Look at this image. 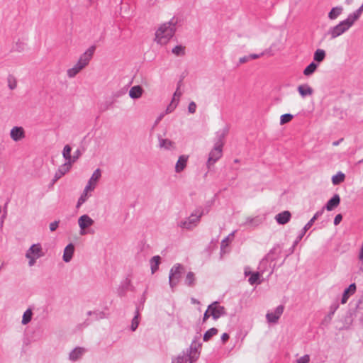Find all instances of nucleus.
<instances>
[{"label":"nucleus","instance_id":"f257e3e1","mask_svg":"<svg viewBox=\"0 0 363 363\" xmlns=\"http://www.w3.org/2000/svg\"><path fill=\"white\" fill-rule=\"evenodd\" d=\"M178 18L173 16L168 22L162 24L155 33V40L159 44H166L174 35Z\"/></svg>","mask_w":363,"mask_h":363},{"label":"nucleus","instance_id":"f03ea898","mask_svg":"<svg viewBox=\"0 0 363 363\" xmlns=\"http://www.w3.org/2000/svg\"><path fill=\"white\" fill-rule=\"evenodd\" d=\"M96 46H90L83 54H82L77 62L67 70V74L69 78L74 77L82 69L89 65L95 52Z\"/></svg>","mask_w":363,"mask_h":363},{"label":"nucleus","instance_id":"7ed1b4c3","mask_svg":"<svg viewBox=\"0 0 363 363\" xmlns=\"http://www.w3.org/2000/svg\"><path fill=\"white\" fill-rule=\"evenodd\" d=\"M206 213L207 211L203 207H197L189 217L181 220L178 225L182 229L192 230L199 224L201 217Z\"/></svg>","mask_w":363,"mask_h":363},{"label":"nucleus","instance_id":"20e7f679","mask_svg":"<svg viewBox=\"0 0 363 363\" xmlns=\"http://www.w3.org/2000/svg\"><path fill=\"white\" fill-rule=\"evenodd\" d=\"M199 355L200 352L197 348L190 347L186 350L174 356L171 363H194L199 359Z\"/></svg>","mask_w":363,"mask_h":363},{"label":"nucleus","instance_id":"39448f33","mask_svg":"<svg viewBox=\"0 0 363 363\" xmlns=\"http://www.w3.org/2000/svg\"><path fill=\"white\" fill-rule=\"evenodd\" d=\"M45 252L40 243H34L31 245L25 253V257L28 260L29 267H33L36 264L38 259L44 257Z\"/></svg>","mask_w":363,"mask_h":363},{"label":"nucleus","instance_id":"423d86ee","mask_svg":"<svg viewBox=\"0 0 363 363\" xmlns=\"http://www.w3.org/2000/svg\"><path fill=\"white\" fill-rule=\"evenodd\" d=\"M223 148L218 146H215L210 150L207 161L206 163V168L210 170L214 166V164L223 157Z\"/></svg>","mask_w":363,"mask_h":363},{"label":"nucleus","instance_id":"0eeeda50","mask_svg":"<svg viewBox=\"0 0 363 363\" xmlns=\"http://www.w3.org/2000/svg\"><path fill=\"white\" fill-rule=\"evenodd\" d=\"M79 228V235L83 236L89 233V228L94 225V220L89 215L83 214L77 219Z\"/></svg>","mask_w":363,"mask_h":363},{"label":"nucleus","instance_id":"6e6552de","mask_svg":"<svg viewBox=\"0 0 363 363\" xmlns=\"http://www.w3.org/2000/svg\"><path fill=\"white\" fill-rule=\"evenodd\" d=\"M183 272L184 267L180 264H176L171 268L169 275V283L172 289H174L178 284Z\"/></svg>","mask_w":363,"mask_h":363},{"label":"nucleus","instance_id":"1a4fd4ad","mask_svg":"<svg viewBox=\"0 0 363 363\" xmlns=\"http://www.w3.org/2000/svg\"><path fill=\"white\" fill-rule=\"evenodd\" d=\"M324 211V208H322L320 211H317L313 218L305 225V226L301 230L300 235L296 238L295 241L294 242L293 246L291 249V253L294 252L295 247L296 245L301 241L305 233L311 228L313 225L314 222L320 217Z\"/></svg>","mask_w":363,"mask_h":363},{"label":"nucleus","instance_id":"9d476101","mask_svg":"<svg viewBox=\"0 0 363 363\" xmlns=\"http://www.w3.org/2000/svg\"><path fill=\"white\" fill-rule=\"evenodd\" d=\"M229 131L228 125H225L222 128L218 130L216 133V135L213 140V145L215 146L223 147L225 145V138L227 136Z\"/></svg>","mask_w":363,"mask_h":363},{"label":"nucleus","instance_id":"9b49d317","mask_svg":"<svg viewBox=\"0 0 363 363\" xmlns=\"http://www.w3.org/2000/svg\"><path fill=\"white\" fill-rule=\"evenodd\" d=\"M348 30L349 29L346 27L343 22L340 21L337 25L333 27H330L325 35H329L330 36V39H335Z\"/></svg>","mask_w":363,"mask_h":363},{"label":"nucleus","instance_id":"f8f14e48","mask_svg":"<svg viewBox=\"0 0 363 363\" xmlns=\"http://www.w3.org/2000/svg\"><path fill=\"white\" fill-rule=\"evenodd\" d=\"M284 306L280 305L266 314V319L269 323H277L284 312Z\"/></svg>","mask_w":363,"mask_h":363},{"label":"nucleus","instance_id":"ddd939ff","mask_svg":"<svg viewBox=\"0 0 363 363\" xmlns=\"http://www.w3.org/2000/svg\"><path fill=\"white\" fill-rule=\"evenodd\" d=\"M101 177V170L99 168H97L92 173L91 177L89 178L86 185V189H91L94 191L97 186L98 182H99Z\"/></svg>","mask_w":363,"mask_h":363},{"label":"nucleus","instance_id":"4468645a","mask_svg":"<svg viewBox=\"0 0 363 363\" xmlns=\"http://www.w3.org/2000/svg\"><path fill=\"white\" fill-rule=\"evenodd\" d=\"M208 308L211 311V316L215 320L219 318L225 314L224 307L219 305L218 302H213L209 305Z\"/></svg>","mask_w":363,"mask_h":363},{"label":"nucleus","instance_id":"2eb2a0df","mask_svg":"<svg viewBox=\"0 0 363 363\" xmlns=\"http://www.w3.org/2000/svg\"><path fill=\"white\" fill-rule=\"evenodd\" d=\"M189 160V156L182 155L178 157V160L174 166V172L177 174L182 172L186 167Z\"/></svg>","mask_w":363,"mask_h":363},{"label":"nucleus","instance_id":"dca6fc26","mask_svg":"<svg viewBox=\"0 0 363 363\" xmlns=\"http://www.w3.org/2000/svg\"><path fill=\"white\" fill-rule=\"evenodd\" d=\"M158 147L160 149L168 151L174 150L176 148L175 143L173 141L160 136L158 138Z\"/></svg>","mask_w":363,"mask_h":363},{"label":"nucleus","instance_id":"f3484780","mask_svg":"<svg viewBox=\"0 0 363 363\" xmlns=\"http://www.w3.org/2000/svg\"><path fill=\"white\" fill-rule=\"evenodd\" d=\"M75 247L74 244H68L63 250L62 260L66 263L69 262L72 259Z\"/></svg>","mask_w":363,"mask_h":363},{"label":"nucleus","instance_id":"a211bd4d","mask_svg":"<svg viewBox=\"0 0 363 363\" xmlns=\"http://www.w3.org/2000/svg\"><path fill=\"white\" fill-rule=\"evenodd\" d=\"M10 136L11 139L15 142L23 140L25 138V132L23 128L18 126L13 127L11 130Z\"/></svg>","mask_w":363,"mask_h":363},{"label":"nucleus","instance_id":"6ab92c4d","mask_svg":"<svg viewBox=\"0 0 363 363\" xmlns=\"http://www.w3.org/2000/svg\"><path fill=\"white\" fill-rule=\"evenodd\" d=\"M279 252H277V247H273L269 253L265 256V257L262 260L261 264H264L265 262H270V267L273 269L275 267V264L273 266L271 265L272 262L276 260L278 257Z\"/></svg>","mask_w":363,"mask_h":363},{"label":"nucleus","instance_id":"aec40b11","mask_svg":"<svg viewBox=\"0 0 363 363\" xmlns=\"http://www.w3.org/2000/svg\"><path fill=\"white\" fill-rule=\"evenodd\" d=\"M291 217V214L289 211H282L275 216L276 221L280 225H284L287 223Z\"/></svg>","mask_w":363,"mask_h":363},{"label":"nucleus","instance_id":"412c9836","mask_svg":"<svg viewBox=\"0 0 363 363\" xmlns=\"http://www.w3.org/2000/svg\"><path fill=\"white\" fill-rule=\"evenodd\" d=\"M340 202V198L339 195L335 194L326 203L325 208L328 211H333L334 208L338 206Z\"/></svg>","mask_w":363,"mask_h":363},{"label":"nucleus","instance_id":"4be33fe9","mask_svg":"<svg viewBox=\"0 0 363 363\" xmlns=\"http://www.w3.org/2000/svg\"><path fill=\"white\" fill-rule=\"evenodd\" d=\"M298 92L303 98L313 94V89L307 84L299 85L297 88Z\"/></svg>","mask_w":363,"mask_h":363},{"label":"nucleus","instance_id":"5701e85b","mask_svg":"<svg viewBox=\"0 0 363 363\" xmlns=\"http://www.w3.org/2000/svg\"><path fill=\"white\" fill-rule=\"evenodd\" d=\"M85 350L82 347H76L72 350L69 355V359L71 361H77L82 357L84 354Z\"/></svg>","mask_w":363,"mask_h":363},{"label":"nucleus","instance_id":"b1692460","mask_svg":"<svg viewBox=\"0 0 363 363\" xmlns=\"http://www.w3.org/2000/svg\"><path fill=\"white\" fill-rule=\"evenodd\" d=\"M94 191L91 189H86V187L85 186L82 194H81L80 197L78 199L77 207H80L84 202L86 201V200L91 196V192Z\"/></svg>","mask_w":363,"mask_h":363},{"label":"nucleus","instance_id":"393cba45","mask_svg":"<svg viewBox=\"0 0 363 363\" xmlns=\"http://www.w3.org/2000/svg\"><path fill=\"white\" fill-rule=\"evenodd\" d=\"M355 291H356L355 284H350L349 286V287L345 290L342 300H341V303L342 304L345 303L347 301L350 296L354 294Z\"/></svg>","mask_w":363,"mask_h":363},{"label":"nucleus","instance_id":"a878e982","mask_svg":"<svg viewBox=\"0 0 363 363\" xmlns=\"http://www.w3.org/2000/svg\"><path fill=\"white\" fill-rule=\"evenodd\" d=\"M143 92V89L140 86H134L129 91V96L131 99H136L142 96Z\"/></svg>","mask_w":363,"mask_h":363},{"label":"nucleus","instance_id":"bb28decb","mask_svg":"<svg viewBox=\"0 0 363 363\" xmlns=\"http://www.w3.org/2000/svg\"><path fill=\"white\" fill-rule=\"evenodd\" d=\"M343 11V8L342 6H337L331 9V10L328 13V18L330 20L336 19Z\"/></svg>","mask_w":363,"mask_h":363},{"label":"nucleus","instance_id":"cd10ccee","mask_svg":"<svg viewBox=\"0 0 363 363\" xmlns=\"http://www.w3.org/2000/svg\"><path fill=\"white\" fill-rule=\"evenodd\" d=\"M318 67V64L315 63L314 61H312L308 65H307L303 71V74L306 76L312 75Z\"/></svg>","mask_w":363,"mask_h":363},{"label":"nucleus","instance_id":"c85d7f7f","mask_svg":"<svg viewBox=\"0 0 363 363\" xmlns=\"http://www.w3.org/2000/svg\"><path fill=\"white\" fill-rule=\"evenodd\" d=\"M357 19H359V17L354 12H352L347 16L346 19L342 21L346 26V27L350 29Z\"/></svg>","mask_w":363,"mask_h":363},{"label":"nucleus","instance_id":"c756f323","mask_svg":"<svg viewBox=\"0 0 363 363\" xmlns=\"http://www.w3.org/2000/svg\"><path fill=\"white\" fill-rule=\"evenodd\" d=\"M325 51L323 49L318 48L315 51L313 54V61L317 62V63L318 64L325 60Z\"/></svg>","mask_w":363,"mask_h":363},{"label":"nucleus","instance_id":"7c9ffc66","mask_svg":"<svg viewBox=\"0 0 363 363\" xmlns=\"http://www.w3.org/2000/svg\"><path fill=\"white\" fill-rule=\"evenodd\" d=\"M33 315V313L32 308H28V309H26V311L23 314L21 324L23 325L28 324L32 320Z\"/></svg>","mask_w":363,"mask_h":363},{"label":"nucleus","instance_id":"2f4dec72","mask_svg":"<svg viewBox=\"0 0 363 363\" xmlns=\"http://www.w3.org/2000/svg\"><path fill=\"white\" fill-rule=\"evenodd\" d=\"M72 147L69 145H66L62 150V157L65 160L66 162L72 163Z\"/></svg>","mask_w":363,"mask_h":363},{"label":"nucleus","instance_id":"473e14b6","mask_svg":"<svg viewBox=\"0 0 363 363\" xmlns=\"http://www.w3.org/2000/svg\"><path fill=\"white\" fill-rule=\"evenodd\" d=\"M196 283V276L195 274L192 272H189L187 273L185 278V284L189 286H194Z\"/></svg>","mask_w":363,"mask_h":363},{"label":"nucleus","instance_id":"72a5a7b5","mask_svg":"<svg viewBox=\"0 0 363 363\" xmlns=\"http://www.w3.org/2000/svg\"><path fill=\"white\" fill-rule=\"evenodd\" d=\"M160 263V256H154L150 260V266L152 273L154 274L158 269L159 264Z\"/></svg>","mask_w":363,"mask_h":363},{"label":"nucleus","instance_id":"f704fd0d","mask_svg":"<svg viewBox=\"0 0 363 363\" xmlns=\"http://www.w3.org/2000/svg\"><path fill=\"white\" fill-rule=\"evenodd\" d=\"M345 178V174L339 172L337 174L332 177V182L334 185H337L344 182Z\"/></svg>","mask_w":363,"mask_h":363},{"label":"nucleus","instance_id":"c9c22d12","mask_svg":"<svg viewBox=\"0 0 363 363\" xmlns=\"http://www.w3.org/2000/svg\"><path fill=\"white\" fill-rule=\"evenodd\" d=\"M172 52L177 56H184L185 55V47L182 45H177L172 48Z\"/></svg>","mask_w":363,"mask_h":363},{"label":"nucleus","instance_id":"e433bc0d","mask_svg":"<svg viewBox=\"0 0 363 363\" xmlns=\"http://www.w3.org/2000/svg\"><path fill=\"white\" fill-rule=\"evenodd\" d=\"M139 323H140V313H139V311L138 309L136 311L135 315L133 317L132 322H131L130 328H131L132 331H135L137 329V328L138 327Z\"/></svg>","mask_w":363,"mask_h":363},{"label":"nucleus","instance_id":"4c0bfd02","mask_svg":"<svg viewBox=\"0 0 363 363\" xmlns=\"http://www.w3.org/2000/svg\"><path fill=\"white\" fill-rule=\"evenodd\" d=\"M218 330L215 328H212L207 330L205 334L203 335V341L207 342L213 336L217 335Z\"/></svg>","mask_w":363,"mask_h":363},{"label":"nucleus","instance_id":"58836bf2","mask_svg":"<svg viewBox=\"0 0 363 363\" xmlns=\"http://www.w3.org/2000/svg\"><path fill=\"white\" fill-rule=\"evenodd\" d=\"M261 274L259 272H254L251 274L248 281L251 285H254L255 284H260L259 278Z\"/></svg>","mask_w":363,"mask_h":363},{"label":"nucleus","instance_id":"ea45409f","mask_svg":"<svg viewBox=\"0 0 363 363\" xmlns=\"http://www.w3.org/2000/svg\"><path fill=\"white\" fill-rule=\"evenodd\" d=\"M7 82H8V86L11 90H13L16 88L17 82H16V78L13 75L9 74V76L7 77Z\"/></svg>","mask_w":363,"mask_h":363},{"label":"nucleus","instance_id":"a19ab883","mask_svg":"<svg viewBox=\"0 0 363 363\" xmlns=\"http://www.w3.org/2000/svg\"><path fill=\"white\" fill-rule=\"evenodd\" d=\"M72 166V163L65 162L58 167V170L60 171L64 175L69 172Z\"/></svg>","mask_w":363,"mask_h":363},{"label":"nucleus","instance_id":"79ce46f5","mask_svg":"<svg viewBox=\"0 0 363 363\" xmlns=\"http://www.w3.org/2000/svg\"><path fill=\"white\" fill-rule=\"evenodd\" d=\"M114 103L113 97H108L106 99L105 101L101 104V108L105 110H108L112 106L113 104Z\"/></svg>","mask_w":363,"mask_h":363},{"label":"nucleus","instance_id":"37998d69","mask_svg":"<svg viewBox=\"0 0 363 363\" xmlns=\"http://www.w3.org/2000/svg\"><path fill=\"white\" fill-rule=\"evenodd\" d=\"M179 100L176 101L174 97L173 98V100L171 101L169 105L167 107V109L165 111V113H168L169 112H172L174 111V108L177 106L178 104Z\"/></svg>","mask_w":363,"mask_h":363},{"label":"nucleus","instance_id":"c03bdc74","mask_svg":"<svg viewBox=\"0 0 363 363\" xmlns=\"http://www.w3.org/2000/svg\"><path fill=\"white\" fill-rule=\"evenodd\" d=\"M293 118V115H281L280 118V123L281 125L289 123Z\"/></svg>","mask_w":363,"mask_h":363},{"label":"nucleus","instance_id":"a18cd8bd","mask_svg":"<svg viewBox=\"0 0 363 363\" xmlns=\"http://www.w3.org/2000/svg\"><path fill=\"white\" fill-rule=\"evenodd\" d=\"M26 44L23 42L18 40L16 43V50L18 52H22L25 50Z\"/></svg>","mask_w":363,"mask_h":363},{"label":"nucleus","instance_id":"49530a36","mask_svg":"<svg viewBox=\"0 0 363 363\" xmlns=\"http://www.w3.org/2000/svg\"><path fill=\"white\" fill-rule=\"evenodd\" d=\"M125 93H126V90L121 89L117 91L113 92L111 97H113V101H115L116 98H118V97L125 94Z\"/></svg>","mask_w":363,"mask_h":363},{"label":"nucleus","instance_id":"de8ad7c7","mask_svg":"<svg viewBox=\"0 0 363 363\" xmlns=\"http://www.w3.org/2000/svg\"><path fill=\"white\" fill-rule=\"evenodd\" d=\"M82 152L79 150H77L73 155H72V164H73L81 157Z\"/></svg>","mask_w":363,"mask_h":363},{"label":"nucleus","instance_id":"09e8293b","mask_svg":"<svg viewBox=\"0 0 363 363\" xmlns=\"http://www.w3.org/2000/svg\"><path fill=\"white\" fill-rule=\"evenodd\" d=\"M309 362L310 356L308 354H305L301 357L299 359H298L296 363H308Z\"/></svg>","mask_w":363,"mask_h":363},{"label":"nucleus","instance_id":"8fccbe9b","mask_svg":"<svg viewBox=\"0 0 363 363\" xmlns=\"http://www.w3.org/2000/svg\"><path fill=\"white\" fill-rule=\"evenodd\" d=\"M196 103L194 101L190 102L189 104V106H188V111H189V113H194L196 111Z\"/></svg>","mask_w":363,"mask_h":363},{"label":"nucleus","instance_id":"3c124183","mask_svg":"<svg viewBox=\"0 0 363 363\" xmlns=\"http://www.w3.org/2000/svg\"><path fill=\"white\" fill-rule=\"evenodd\" d=\"M58 225L59 221H54L52 223H50L49 225L50 231H55L58 228Z\"/></svg>","mask_w":363,"mask_h":363},{"label":"nucleus","instance_id":"603ef678","mask_svg":"<svg viewBox=\"0 0 363 363\" xmlns=\"http://www.w3.org/2000/svg\"><path fill=\"white\" fill-rule=\"evenodd\" d=\"M63 176H64V174L60 171H59L57 169L54 175L53 182H57L58 179H60Z\"/></svg>","mask_w":363,"mask_h":363},{"label":"nucleus","instance_id":"864d4df0","mask_svg":"<svg viewBox=\"0 0 363 363\" xmlns=\"http://www.w3.org/2000/svg\"><path fill=\"white\" fill-rule=\"evenodd\" d=\"M342 216L341 214H337L335 217V219H334V224L335 225H337L341 221H342Z\"/></svg>","mask_w":363,"mask_h":363},{"label":"nucleus","instance_id":"5fc2aeb1","mask_svg":"<svg viewBox=\"0 0 363 363\" xmlns=\"http://www.w3.org/2000/svg\"><path fill=\"white\" fill-rule=\"evenodd\" d=\"M262 55H263V52H262L260 54H250V55H248V58H250V60H255V59L259 58Z\"/></svg>","mask_w":363,"mask_h":363},{"label":"nucleus","instance_id":"6e6d98bb","mask_svg":"<svg viewBox=\"0 0 363 363\" xmlns=\"http://www.w3.org/2000/svg\"><path fill=\"white\" fill-rule=\"evenodd\" d=\"M249 60H250V58H248V55H245L240 58L239 63L243 64V63L248 62Z\"/></svg>","mask_w":363,"mask_h":363},{"label":"nucleus","instance_id":"4d7b16f0","mask_svg":"<svg viewBox=\"0 0 363 363\" xmlns=\"http://www.w3.org/2000/svg\"><path fill=\"white\" fill-rule=\"evenodd\" d=\"M210 316H211V311L208 308L203 315V322H205Z\"/></svg>","mask_w":363,"mask_h":363},{"label":"nucleus","instance_id":"13d9d810","mask_svg":"<svg viewBox=\"0 0 363 363\" xmlns=\"http://www.w3.org/2000/svg\"><path fill=\"white\" fill-rule=\"evenodd\" d=\"M229 339V335L228 333H223L221 336V340L223 343H225Z\"/></svg>","mask_w":363,"mask_h":363},{"label":"nucleus","instance_id":"bf43d9fd","mask_svg":"<svg viewBox=\"0 0 363 363\" xmlns=\"http://www.w3.org/2000/svg\"><path fill=\"white\" fill-rule=\"evenodd\" d=\"M228 242H229V238H227L226 239L223 240L221 243V247L223 248L225 246H227L228 245Z\"/></svg>","mask_w":363,"mask_h":363},{"label":"nucleus","instance_id":"052dcab7","mask_svg":"<svg viewBox=\"0 0 363 363\" xmlns=\"http://www.w3.org/2000/svg\"><path fill=\"white\" fill-rule=\"evenodd\" d=\"M255 220V218H247V223H250V224L253 223Z\"/></svg>","mask_w":363,"mask_h":363},{"label":"nucleus","instance_id":"680f3d73","mask_svg":"<svg viewBox=\"0 0 363 363\" xmlns=\"http://www.w3.org/2000/svg\"><path fill=\"white\" fill-rule=\"evenodd\" d=\"M342 139H341V140H338V141H335V142H333V145H334V146H337V145H338L340 144V141H342Z\"/></svg>","mask_w":363,"mask_h":363},{"label":"nucleus","instance_id":"e2e57ef3","mask_svg":"<svg viewBox=\"0 0 363 363\" xmlns=\"http://www.w3.org/2000/svg\"><path fill=\"white\" fill-rule=\"evenodd\" d=\"M251 272H248L247 269L245 270V276H248V275H250L251 276Z\"/></svg>","mask_w":363,"mask_h":363},{"label":"nucleus","instance_id":"0e129e2a","mask_svg":"<svg viewBox=\"0 0 363 363\" xmlns=\"http://www.w3.org/2000/svg\"><path fill=\"white\" fill-rule=\"evenodd\" d=\"M191 301H192V303H199V301H196V299H194V298H192V299H191Z\"/></svg>","mask_w":363,"mask_h":363},{"label":"nucleus","instance_id":"69168bd1","mask_svg":"<svg viewBox=\"0 0 363 363\" xmlns=\"http://www.w3.org/2000/svg\"><path fill=\"white\" fill-rule=\"evenodd\" d=\"M332 315L333 313H331L330 315H328V320H330L331 318H332Z\"/></svg>","mask_w":363,"mask_h":363},{"label":"nucleus","instance_id":"338daca9","mask_svg":"<svg viewBox=\"0 0 363 363\" xmlns=\"http://www.w3.org/2000/svg\"><path fill=\"white\" fill-rule=\"evenodd\" d=\"M160 120H161V117L160 116V117L157 119L156 122L157 123V122H158L159 121H160Z\"/></svg>","mask_w":363,"mask_h":363},{"label":"nucleus","instance_id":"774afa93","mask_svg":"<svg viewBox=\"0 0 363 363\" xmlns=\"http://www.w3.org/2000/svg\"><path fill=\"white\" fill-rule=\"evenodd\" d=\"M234 235V233H231V235H230V236H233Z\"/></svg>","mask_w":363,"mask_h":363}]
</instances>
